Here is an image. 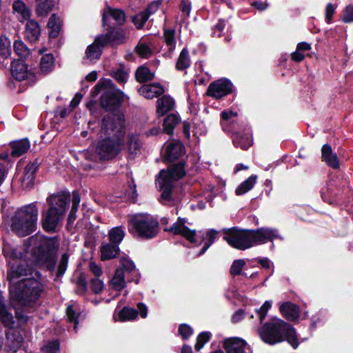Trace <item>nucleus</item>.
<instances>
[{
	"instance_id": "obj_1",
	"label": "nucleus",
	"mask_w": 353,
	"mask_h": 353,
	"mask_svg": "<svg viewBox=\"0 0 353 353\" xmlns=\"http://www.w3.org/2000/svg\"><path fill=\"white\" fill-rule=\"evenodd\" d=\"M124 116L120 112H111L103 119L102 129L111 138H107L99 142L96 151L102 159H110L115 157L121 150V137L124 134Z\"/></svg>"
},
{
	"instance_id": "obj_2",
	"label": "nucleus",
	"mask_w": 353,
	"mask_h": 353,
	"mask_svg": "<svg viewBox=\"0 0 353 353\" xmlns=\"http://www.w3.org/2000/svg\"><path fill=\"white\" fill-rule=\"evenodd\" d=\"M30 242L34 249V262L40 266L46 267L48 270H54L56 263L54 252L58 249L57 241L37 234L30 239Z\"/></svg>"
},
{
	"instance_id": "obj_3",
	"label": "nucleus",
	"mask_w": 353,
	"mask_h": 353,
	"mask_svg": "<svg viewBox=\"0 0 353 353\" xmlns=\"http://www.w3.org/2000/svg\"><path fill=\"white\" fill-rule=\"evenodd\" d=\"M70 201V194L60 192L47 198L49 209L42 214V225L45 230L54 232L63 219Z\"/></svg>"
},
{
	"instance_id": "obj_4",
	"label": "nucleus",
	"mask_w": 353,
	"mask_h": 353,
	"mask_svg": "<svg viewBox=\"0 0 353 353\" xmlns=\"http://www.w3.org/2000/svg\"><path fill=\"white\" fill-rule=\"evenodd\" d=\"M37 219L38 209L34 203L22 206L11 219V230L17 236H28L36 230Z\"/></svg>"
},
{
	"instance_id": "obj_5",
	"label": "nucleus",
	"mask_w": 353,
	"mask_h": 353,
	"mask_svg": "<svg viewBox=\"0 0 353 353\" xmlns=\"http://www.w3.org/2000/svg\"><path fill=\"white\" fill-rule=\"evenodd\" d=\"M185 174L181 163L170 166L167 170H161L157 179V185L161 191V201L164 203L173 199L172 183Z\"/></svg>"
},
{
	"instance_id": "obj_6",
	"label": "nucleus",
	"mask_w": 353,
	"mask_h": 353,
	"mask_svg": "<svg viewBox=\"0 0 353 353\" xmlns=\"http://www.w3.org/2000/svg\"><path fill=\"white\" fill-rule=\"evenodd\" d=\"M3 252L10 266L8 278L11 282H13L17 278L28 274V271H30V270L23 268L21 263L18 264V261L26 258L27 250L26 248H14L8 243H4Z\"/></svg>"
},
{
	"instance_id": "obj_7",
	"label": "nucleus",
	"mask_w": 353,
	"mask_h": 353,
	"mask_svg": "<svg viewBox=\"0 0 353 353\" xmlns=\"http://www.w3.org/2000/svg\"><path fill=\"white\" fill-rule=\"evenodd\" d=\"M129 230L139 236L151 239L158 233L159 223L148 214H137L128 220Z\"/></svg>"
},
{
	"instance_id": "obj_8",
	"label": "nucleus",
	"mask_w": 353,
	"mask_h": 353,
	"mask_svg": "<svg viewBox=\"0 0 353 353\" xmlns=\"http://www.w3.org/2000/svg\"><path fill=\"white\" fill-rule=\"evenodd\" d=\"M100 92L101 105L105 108H114L117 106L123 98V93L117 90L112 81L108 79H101L92 90V95L95 97Z\"/></svg>"
},
{
	"instance_id": "obj_9",
	"label": "nucleus",
	"mask_w": 353,
	"mask_h": 353,
	"mask_svg": "<svg viewBox=\"0 0 353 353\" xmlns=\"http://www.w3.org/2000/svg\"><path fill=\"white\" fill-rule=\"evenodd\" d=\"M286 326L287 323L284 321L273 319L264 323L259 329V336L264 343L274 345L283 341V333Z\"/></svg>"
},
{
	"instance_id": "obj_10",
	"label": "nucleus",
	"mask_w": 353,
	"mask_h": 353,
	"mask_svg": "<svg viewBox=\"0 0 353 353\" xmlns=\"http://www.w3.org/2000/svg\"><path fill=\"white\" fill-rule=\"evenodd\" d=\"M223 239L232 247L241 250L254 246L252 230L232 228L225 232Z\"/></svg>"
},
{
	"instance_id": "obj_11",
	"label": "nucleus",
	"mask_w": 353,
	"mask_h": 353,
	"mask_svg": "<svg viewBox=\"0 0 353 353\" xmlns=\"http://www.w3.org/2000/svg\"><path fill=\"white\" fill-rule=\"evenodd\" d=\"M43 288H9L10 303L29 307L39 298Z\"/></svg>"
},
{
	"instance_id": "obj_12",
	"label": "nucleus",
	"mask_w": 353,
	"mask_h": 353,
	"mask_svg": "<svg viewBox=\"0 0 353 353\" xmlns=\"http://www.w3.org/2000/svg\"><path fill=\"white\" fill-rule=\"evenodd\" d=\"M225 353H252V348L245 340L240 337H228L223 341Z\"/></svg>"
},
{
	"instance_id": "obj_13",
	"label": "nucleus",
	"mask_w": 353,
	"mask_h": 353,
	"mask_svg": "<svg viewBox=\"0 0 353 353\" xmlns=\"http://www.w3.org/2000/svg\"><path fill=\"white\" fill-rule=\"evenodd\" d=\"M232 90V84L227 79H221L212 82L207 90V94L214 99H221Z\"/></svg>"
},
{
	"instance_id": "obj_14",
	"label": "nucleus",
	"mask_w": 353,
	"mask_h": 353,
	"mask_svg": "<svg viewBox=\"0 0 353 353\" xmlns=\"http://www.w3.org/2000/svg\"><path fill=\"white\" fill-rule=\"evenodd\" d=\"M187 221L183 218H178L177 221L170 228H165V231L170 232L174 234H179L185 237L191 243H194L196 230L188 228L185 223Z\"/></svg>"
},
{
	"instance_id": "obj_15",
	"label": "nucleus",
	"mask_w": 353,
	"mask_h": 353,
	"mask_svg": "<svg viewBox=\"0 0 353 353\" xmlns=\"http://www.w3.org/2000/svg\"><path fill=\"white\" fill-rule=\"evenodd\" d=\"M108 41H110V38L108 36L97 37L94 41L88 46L85 59L90 62L99 59L103 46L107 45Z\"/></svg>"
},
{
	"instance_id": "obj_16",
	"label": "nucleus",
	"mask_w": 353,
	"mask_h": 353,
	"mask_svg": "<svg viewBox=\"0 0 353 353\" xmlns=\"http://www.w3.org/2000/svg\"><path fill=\"white\" fill-rule=\"evenodd\" d=\"M254 245H260L272 241L280 238V235L276 229L270 228H261L252 230Z\"/></svg>"
},
{
	"instance_id": "obj_17",
	"label": "nucleus",
	"mask_w": 353,
	"mask_h": 353,
	"mask_svg": "<svg viewBox=\"0 0 353 353\" xmlns=\"http://www.w3.org/2000/svg\"><path fill=\"white\" fill-rule=\"evenodd\" d=\"M11 73L14 79L22 81L32 76L28 65L23 60L14 61L11 65Z\"/></svg>"
},
{
	"instance_id": "obj_18",
	"label": "nucleus",
	"mask_w": 353,
	"mask_h": 353,
	"mask_svg": "<svg viewBox=\"0 0 353 353\" xmlns=\"http://www.w3.org/2000/svg\"><path fill=\"white\" fill-rule=\"evenodd\" d=\"M183 146L182 143L177 141H173L165 145L163 152V157L166 162L172 161L183 153Z\"/></svg>"
},
{
	"instance_id": "obj_19",
	"label": "nucleus",
	"mask_w": 353,
	"mask_h": 353,
	"mask_svg": "<svg viewBox=\"0 0 353 353\" xmlns=\"http://www.w3.org/2000/svg\"><path fill=\"white\" fill-rule=\"evenodd\" d=\"M282 316L288 321H295L299 316V307L291 302H285L279 307Z\"/></svg>"
},
{
	"instance_id": "obj_20",
	"label": "nucleus",
	"mask_w": 353,
	"mask_h": 353,
	"mask_svg": "<svg viewBox=\"0 0 353 353\" xmlns=\"http://www.w3.org/2000/svg\"><path fill=\"white\" fill-rule=\"evenodd\" d=\"M139 92L145 98L152 99L162 94L164 89L159 83H150L141 86Z\"/></svg>"
},
{
	"instance_id": "obj_21",
	"label": "nucleus",
	"mask_w": 353,
	"mask_h": 353,
	"mask_svg": "<svg viewBox=\"0 0 353 353\" xmlns=\"http://www.w3.org/2000/svg\"><path fill=\"white\" fill-rule=\"evenodd\" d=\"M322 159L329 166L332 168H338L339 162L336 154L332 152V148L329 145H324L321 150Z\"/></svg>"
},
{
	"instance_id": "obj_22",
	"label": "nucleus",
	"mask_w": 353,
	"mask_h": 353,
	"mask_svg": "<svg viewBox=\"0 0 353 353\" xmlns=\"http://www.w3.org/2000/svg\"><path fill=\"white\" fill-rule=\"evenodd\" d=\"M119 252L118 245L106 243L101 246V259L102 261L110 260L115 258Z\"/></svg>"
},
{
	"instance_id": "obj_23",
	"label": "nucleus",
	"mask_w": 353,
	"mask_h": 353,
	"mask_svg": "<svg viewBox=\"0 0 353 353\" xmlns=\"http://www.w3.org/2000/svg\"><path fill=\"white\" fill-rule=\"evenodd\" d=\"M110 18H112L116 23L121 25L124 23L125 17L124 12L119 9L108 8L103 14V24L105 25Z\"/></svg>"
},
{
	"instance_id": "obj_24",
	"label": "nucleus",
	"mask_w": 353,
	"mask_h": 353,
	"mask_svg": "<svg viewBox=\"0 0 353 353\" xmlns=\"http://www.w3.org/2000/svg\"><path fill=\"white\" fill-rule=\"evenodd\" d=\"M12 8L14 13L21 22L28 20L30 17V10L26 7L23 1L20 0L14 1Z\"/></svg>"
},
{
	"instance_id": "obj_25",
	"label": "nucleus",
	"mask_w": 353,
	"mask_h": 353,
	"mask_svg": "<svg viewBox=\"0 0 353 353\" xmlns=\"http://www.w3.org/2000/svg\"><path fill=\"white\" fill-rule=\"evenodd\" d=\"M137 52L142 58H148L152 55V44L148 37L142 38L137 46Z\"/></svg>"
},
{
	"instance_id": "obj_26",
	"label": "nucleus",
	"mask_w": 353,
	"mask_h": 353,
	"mask_svg": "<svg viewBox=\"0 0 353 353\" xmlns=\"http://www.w3.org/2000/svg\"><path fill=\"white\" fill-rule=\"evenodd\" d=\"M174 105L172 98L169 96H163L157 100V112L159 116H163L171 110Z\"/></svg>"
},
{
	"instance_id": "obj_27",
	"label": "nucleus",
	"mask_w": 353,
	"mask_h": 353,
	"mask_svg": "<svg viewBox=\"0 0 353 353\" xmlns=\"http://www.w3.org/2000/svg\"><path fill=\"white\" fill-rule=\"evenodd\" d=\"M40 35V28L34 20H29L26 26V36L30 42L36 41Z\"/></svg>"
},
{
	"instance_id": "obj_28",
	"label": "nucleus",
	"mask_w": 353,
	"mask_h": 353,
	"mask_svg": "<svg viewBox=\"0 0 353 353\" xmlns=\"http://www.w3.org/2000/svg\"><path fill=\"white\" fill-rule=\"evenodd\" d=\"M285 340L287 341L294 350L296 349L299 345L295 329L288 323L283 333V341Z\"/></svg>"
},
{
	"instance_id": "obj_29",
	"label": "nucleus",
	"mask_w": 353,
	"mask_h": 353,
	"mask_svg": "<svg viewBox=\"0 0 353 353\" xmlns=\"http://www.w3.org/2000/svg\"><path fill=\"white\" fill-rule=\"evenodd\" d=\"M39 164L37 161L29 163L25 168V175L22 183L26 186L32 185L34 181V175L37 172Z\"/></svg>"
},
{
	"instance_id": "obj_30",
	"label": "nucleus",
	"mask_w": 353,
	"mask_h": 353,
	"mask_svg": "<svg viewBox=\"0 0 353 353\" xmlns=\"http://www.w3.org/2000/svg\"><path fill=\"white\" fill-rule=\"evenodd\" d=\"M62 21L59 17L52 14L48 21L49 36L50 38H56L61 31Z\"/></svg>"
},
{
	"instance_id": "obj_31",
	"label": "nucleus",
	"mask_w": 353,
	"mask_h": 353,
	"mask_svg": "<svg viewBox=\"0 0 353 353\" xmlns=\"http://www.w3.org/2000/svg\"><path fill=\"white\" fill-rule=\"evenodd\" d=\"M36 12L38 16H46L54 8V0H36Z\"/></svg>"
},
{
	"instance_id": "obj_32",
	"label": "nucleus",
	"mask_w": 353,
	"mask_h": 353,
	"mask_svg": "<svg viewBox=\"0 0 353 353\" xmlns=\"http://www.w3.org/2000/svg\"><path fill=\"white\" fill-rule=\"evenodd\" d=\"M54 67V57L51 53L43 54L40 61V70L43 73L51 72Z\"/></svg>"
},
{
	"instance_id": "obj_33",
	"label": "nucleus",
	"mask_w": 353,
	"mask_h": 353,
	"mask_svg": "<svg viewBox=\"0 0 353 353\" xmlns=\"http://www.w3.org/2000/svg\"><path fill=\"white\" fill-rule=\"evenodd\" d=\"M0 321L9 328L12 327L14 324L12 314L8 311L6 305L2 302H0Z\"/></svg>"
},
{
	"instance_id": "obj_34",
	"label": "nucleus",
	"mask_w": 353,
	"mask_h": 353,
	"mask_svg": "<svg viewBox=\"0 0 353 353\" xmlns=\"http://www.w3.org/2000/svg\"><path fill=\"white\" fill-rule=\"evenodd\" d=\"M141 144L139 143L138 137L133 134H129L128 138L126 149L129 153L130 158H134V156L139 151Z\"/></svg>"
},
{
	"instance_id": "obj_35",
	"label": "nucleus",
	"mask_w": 353,
	"mask_h": 353,
	"mask_svg": "<svg viewBox=\"0 0 353 353\" xmlns=\"http://www.w3.org/2000/svg\"><path fill=\"white\" fill-rule=\"evenodd\" d=\"M88 267L90 271L97 277L92 280L94 287H103L104 283L99 279L103 274L102 268L93 261L89 262Z\"/></svg>"
},
{
	"instance_id": "obj_36",
	"label": "nucleus",
	"mask_w": 353,
	"mask_h": 353,
	"mask_svg": "<svg viewBox=\"0 0 353 353\" xmlns=\"http://www.w3.org/2000/svg\"><path fill=\"white\" fill-rule=\"evenodd\" d=\"M181 119L176 114H170L163 121V131L167 134H172L174 128L180 123Z\"/></svg>"
},
{
	"instance_id": "obj_37",
	"label": "nucleus",
	"mask_w": 353,
	"mask_h": 353,
	"mask_svg": "<svg viewBox=\"0 0 353 353\" xmlns=\"http://www.w3.org/2000/svg\"><path fill=\"white\" fill-rule=\"evenodd\" d=\"M139 312L137 309L124 306L119 312V319L121 322L132 321L137 319Z\"/></svg>"
},
{
	"instance_id": "obj_38",
	"label": "nucleus",
	"mask_w": 353,
	"mask_h": 353,
	"mask_svg": "<svg viewBox=\"0 0 353 353\" xmlns=\"http://www.w3.org/2000/svg\"><path fill=\"white\" fill-rule=\"evenodd\" d=\"M30 148V143L27 139H22L12 144V155L20 157L26 152Z\"/></svg>"
},
{
	"instance_id": "obj_39",
	"label": "nucleus",
	"mask_w": 353,
	"mask_h": 353,
	"mask_svg": "<svg viewBox=\"0 0 353 353\" xmlns=\"http://www.w3.org/2000/svg\"><path fill=\"white\" fill-rule=\"evenodd\" d=\"M257 179L256 175H252L248 177L245 181L241 183L236 189V194L237 195H243L250 191L255 185Z\"/></svg>"
},
{
	"instance_id": "obj_40",
	"label": "nucleus",
	"mask_w": 353,
	"mask_h": 353,
	"mask_svg": "<svg viewBox=\"0 0 353 353\" xmlns=\"http://www.w3.org/2000/svg\"><path fill=\"white\" fill-rule=\"evenodd\" d=\"M221 125L224 130H230L228 125L235 121L238 114L236 112H234L230 110H223L221 114Z\"/></svg>"
},
{
	"instance_id": "obj_41",
	"label": "nucleus",
	"mask_w": 353,
	"mask_h": 353,
	"mask_svg": "<svg viewBox=\"0 0 353 353\" xmlns=\"http://www.w3.org/2000/svg\"><path fill=\"white\" fill-rule=\"evenodd\" d=\"M11 54V42L6 36L0 37V59H7Z\"/></svg>"
},
{
	"instance_id": "obj_42",
	"label": "nucleus",
	"mask_w": 353,
	"mask_h": 353,
	"mask_svg": "<svg viewBox=\"0 0 353 353\" xmlns=\"http://www.w3.org/2000/svg\"><path fill=\"white\" fill-rule=\"evenodd\" d=\"M154 77V74L145 66H141L137 70L136 79L139 82L143 83L152 80Z\"/></svg>"
},
{
	"instance_id": "obj_43",
	"label": "nucleus",
	"mask_w": 353,
	"mask_h": 353,
	"mask_svg": "<svg viewBox=\"0 0 353 353\" xmlns=\"http://www.w3.org/2000/svg\"><path fill=\"white\" fill-rule=\"evenodd\" d=\"M190 65V59L188 51L186 48H183L179 54L176 68L179 70H183L188 68Z\"/></svg>"
},
{
	"instance_id": "obj_44",
	"label": "nucleus",
	"mask_w": 353,
	"mask_h": 353,
	"mask_svg": "<svg viewBox=\"0 0 353 353\" xmlns=\"http://www.w3.org/2000/svg\"><path fill=\"white\" fill-rule=\"evenodd\" d=\"M233 142L236 147L244 150L248 149L252 144V140L249 134H246L243 137L241 136L239 134H236L233 138Z\"/></svg>"
},
{
	"instance_id": "obj_45",
	"label": "nucleus",
	"mask_w": 353,
	"mask_h": 353,
	"mask_svg": "<svg viewBox=\"0 0 353 353\" xmlns=\"http://www.w3.org/2000/svg\"><path fill=\"white\" fill-rule=\"evenodd\" d=\"M108 236L112 243L118 245L123 239L125 232L121 227H115L110 230Z\"/></svg>"
},
{
	"instance_id": "obj_46",
	"label": "nucleus",
	"mask_w": 353,
	"mask_h": 353,
	"mask_svg": "<svg viewBox=\"0 0 353 353\" xmlns=\"http://www.w3.org/2000/svg\"><path fill=\"white\" fill-rule=\"evenodd\" d=\"M110 283L114 287H124L126 285L124 272L122 268H117Z\"/></svg>"
},
{
	"instance_id": "obj_47",
	"label": "nucleus",
	"mask_w": 353,
	"mask_h": 353,
	"mask_svg": "<svg viewBox=\"0 0 353 353\" xmlns=\"http://www.w3.org/2000/svg\"><path fill=\"white\" fill-rule=\"evenodd\" d=\"M43 353H61L60 341L53 339L48 341L41 348Z\"/></svg>"
},
{
	"instance_id": "obj_48",
	"label": "nucleus",
	"mask_w": 353,
	"mask_h": 353,
	"mask_svg": "<svg viewBox=\"0 0 353 353\" xmlns=\"http://www.w3.org/2000/svg\"><path fill=\"white\" fill-rule=\"evenodd\" d=\"M212 334L210 332L204 331L199 334L196 337L194 348L196 351H200L204 345L211 339Z\"/></svg>"
},
{
	"instance_id": "obj_49",
	"label": "nucleus",
	"mask_w": 353,
	"mask_h": 353,
	"mask_svg": "<svg viewBox=\"0 0 353 353\" xmlns=\"http://www.w3.org/2000/svg\"><path fill=\"white\" fill-rule=\"evenodd\" d=\"M105 36H108L110 38V41L108 42V44H119L123 42L125 39V33L123 30L116 31L115 32H110Z\"/></svg>"
},
{
	"instance_id": "obj_50",
	"label": "nucleus",
	"mask_w": 353,
	"mask_h": 353,
	"mask_svg": "<svg viewBox=\"0 0 353 353\" xmlns=\"http://www.w3.org/2000/svg\"><path fill=\"white\" fill-rule=\"evenodd\" d=\"M13 48L15 53L20 57H26L29 54V50L21 40H16L14 42Z\"/></svg>"
},
{
	"instance_id": "obj_51",
	"label": "nucleus",
	"mask_w": 353,
	"mask_h": 353,
	"mask_svg": "<svg viewBox=\"0 0 353 353\" xmlns=\"http://www.w3.org/2000/svg\"><path fill=\"white\" fill-rule=\"evenodd\" d=\"M164 41L166 43L168 50L172 52L176 46L174 40V31L173 30H165L164 31Z\"/></svg>"
},
{
	"instance_id": "obj_52",
	"label": "nucleus",
	"mask_w": 353,
	"mask_h": 353,
	"mask_svg": "<svg viewBox=\"0 0 353 353\" xmlns=\"http://www.w3.org/2000/svg\"><path fill=\"white\" fill-rule=\"evenodd\" d=\"M111 76L120 83H125L128 79V73L123 67L119 68L117 70L112 71Z\"/></svg>"
},
{
	"instance_id": "obj_53",
	"label": "nucleus",
	"mask_w": 353,
	"mask_h": 353,
	"mask_svg": "<svg viewBox=\"0 0 353 353\" xmlns=\"http://www.w3.org/2000/svg\"><path fill=\"white\" fill-rule=\"evenodd\" d=\"M217 235V232L214 230H210L207 233L204 238V246L202 248L200 254L204 253L205 250L213 243Z\"/></svg>"
},
{
	"instance_id": "obj_54",
	"label": "nucleus",
	"mask_w": 353,
	"mask_h": 353,
	"mask_svg": "<svg viewBox=\"0 0 353 353\" xmlns=\"http://www.w3.org/2000/svg\"><path fill=\"white\" fill-rule=\"evenodd\" d=\"M178 332L182 339L188 340L193 334V329L186 323H182L179 325Z\"/></svg>"
},
{
	"instance_id": "obj_55",
	"label": "nucleus",
	"mask_w": 353,
	"mask_h": 353,
	"mask_svg": "<svg viewBox=\"0 0 353 353\" xmlns=\"http://www.w3.org/2000/svg\"><path fill=\"white\" fill-rule=\"evenodd\" d=\"M66 316L68 321L70 323L74 324V329L77 328V325L79 323V314H77L75 310L73 309L72 305H70L66 308Z\"/></svg>"
},
{
	"instance_id": "obj_56",
	"label": "nucleus",
	"mask_w": 353,
	"mask_h": 353,
	"mask_svg": "<svg viewBox=\"0 0 353 353\" xmlns=\"http://www.w3.org/2000/svg\"><path fill=\"white\" fill-rule=\"evenodd\" d=\"M245 265V261L243 259H237L233 261L230 267V273L232 275H239L241 270Z\"/></svg>"
},
{
	"instance_id": "obj_57",
	"label": "nucleus",
	"mask_w": 353,
	"mask_h": 353,
	"mask_svg": "<svg viewBox=\"0 0 353 353\" xmlns=\"http://www.w3.org/2000/svg\"><path fill=\"white\" fill-rule=\"evenodd\" d=\"M272 304L271 302L266 301L265 303L260 307L259 309H256V312L258 315V317L260 320V322L262 323L265 319L267 312L269 309L271 307Z\"/></svg>"
},
{
	"instance_id": "obj_58",
	"label": "nucleus",
	"mask_w": 353,
	"mask_h": 353,
	"mask_svg": "<svg viewBox=\"0 0 353 353\" xmlns=\"http://www.w3.org/2000/svg\"><path fill=\"white\" fill-rule=\"evenodd\" d=\"M148 14L145 12H143L135 15L132 18V22L134 23L137 28H141L143 27V24L148 20Z\"/></svg>"
},
{
	"instance_id": "obj_59",
	"label": "nucleus",
	"mask_w": 353,
	"mask_h": 353,
	"mask_svg": "<svg viewBox=\"0 0 353 353\" xmlns=\"http://www.w3.org/2000/svg\"><path fill=\"white\" fill-rule=\"evenodd\" d=\"M68 263V255L65 253L62 254L57 270V276H61L65 272Z\"/></svg>"
},
{
	"instance_id": "obj_60",
	"label": "nucleus",
	"mask_w": 353,
	"mask_h": 353,
	"mask_svg": "<svg viewBox=\"0 0 353 353\" xmlns=\"http://www.w3.org/2000/svg\"><path fill=\"white\" fill-rule=\"evenodd\" d=\"M120 263L122 268L125 269L127 271L132 272L134 270V263L128 257H121Z\"/></svg>"
},
{
	"instance_id": "obj_61",
	"label": "nucleus",
	"mask_w": 353,
	"mask_h": 353,
	"mask_svg": "<svg viewBox=\"0 0 353 353\" xmlns=\"http://www.w3.org/2000/svg\"><path fill=\"white\" fill-rule=\"evenodd\" d=\"M343 21L345 23L353 21V6H347L343 10Z\"/></svg>"
},
{
	"instance_id": "obj_62",
	"label": "nucleus",
	"mask_w": 353,
	"mask_h": 353,
	"mask_svg": "<svg viewBox=\"0 0 353 353\" xmlns=\"http://www.w3.org/2000/svg\"><path fill=\"white\" fill-rule=\"evenodd\" d=\"M336 8V6L333 5L332 3H328L325 8V20L327 23H330L332 17L335 12V10Z\"/></svg>"
},
{
	"instance_id": "obj_63",
	"label": "nucleus",
	"mask_w": 353,
	"mask_h": 353,
	"mask_svg": "<svg viewBox=\"0 0 353 353\" xmlns=\"http://www.w3.org/2000/svg\"><path fill=\"white\" fill-rule=\"evenodd\" d=\"M105 288H77L76 293L79 294H85V292H89V290L92 292L94 294H101Z\"/></svg>"
},
{
	"instance_id": "obj_64",
	"label": "nucleus",
	"mask_w": 353,
	"mask_h": 353,
	"mask_svg": "<svg viewBox=\"0 0 353 353\" xmlns=\"http://www.w3.org/2000/svg\"><path fill=\"white\" fill-rule=\"evenodd\" d=\"M225 26V21L223 20H219V22L216 23V25L214 26V34H215L217 37H221V32Z\"/></svg>"
}]
</instances>
